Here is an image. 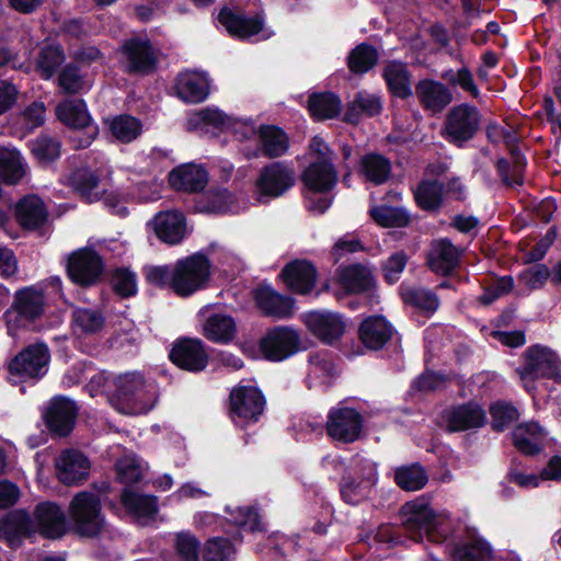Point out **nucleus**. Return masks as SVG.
I'll return each mask as SVG.
<instances>
[{
	"mask_svg": "<svg viewBox=\"0 0 561 561\" xmlns=\"http://www.w3.org/2000/svg\"><path fill=\"white\" fill-rule=\"evenodd\" d=\"M233 554L234 548L226 538H214L206 542L205 561H231Z\"/></svg>",
	"mask_w": 561,
	"mask_h": 561,
	"instance_id": "nucleus-60",
	"label": "nucleus"
},
{
	"mask_svg": "<svg viewBox=\"0 0 561 561\" xmlns=\"http://www.w3.org/2000/svg\"><path fill=\"white\" fill-rule=\"evenodd\" d=\"M234 320L227 314L216 313L208 317L203 327L204 335L215 343L226 344L236 335Z\"/></svg>",
	"mask_w": 561,
	"mask_h": 561,
	"instance_id": "nucleus-45",
	"label": "nucleus"
},
{
	"mask_svg": "<svg viewBox=\"0 0 561 561\" xmlns=\"http://www.w3.org/2000/svg\"><path fill=\"white\" fill-rule=\"evenodd\" d=\"M188 130L210 133L213 137L229 133L238 140H251L257 136V140H289L287 133L273 124L256 126L252 117H236L228 115L216 106L203 107L187 118Z\"/></svg>",
	"mask_w": 561,
	"mask_h": 561,
	"instance_id": "nucleus-1",
	"label": "nucleus"
},
{
	"mask_svg": "<svg viewBox=\"0 0 561 561\" xmlns=\"http://www.w3.org/2000/svg\"><path fill=\"white\" fill-rule=\"evenodd\" d=\"M264 405V397L256 387L238 386L230 393L231 419L238 425L256 422Z\"/></svg>",
	"mask_w": 561,
	"mask_h": 561,
	"instance_id": "nucleus-13",
	"label": "nucleus"
},
{
	"mask_svg": "<svg viewBox=\"0 0 561 561\" xmlns=\"http://www.w3.org/2000/svg\"><path fill=\"white\" fill-rule=\"evenodd\" d=\"M121 53L127 61L125 71L129 75L148 76L157 70L159 59L148 38L126 39L121 47Z\"/></svg>",
	"mask_w": 561,
	"mask_h": 561,
	"instance_id": "nucleus-14",
	"label": "nucleus"
},
{
	"mask_svg": "<svg viewBox=\"0 0 561 561\" xmlns=\"http://www.w3.org/2000/svg\"><path fill=\"white\" fill-rule=\"evenodd\" d=\"M482 115L477 106L460 103L446 114L442 135L449 140H472L481 128Z\"/></svg>",
	"mask_w": 561,
	"mask_h": 561,
	"instance_id": "nucleus-10",
	"label": "nucleus"
},
{
	"mask_svg": "<svg viewBox=\"0 0 561 561\" xmlns=\"http://www.w3.org/2000/svg\"><path fill=\"white\" fill-rule=\"evenodd\" d=\"M453 557L457 561H490L491 549L482 539H472L457 545L453 550Z\"/></svg>",
	"mask_w": 561,
	"mask_h": 561,
	"instance_id": "nucleus-53",
	"label": "nucleus"
},
{
	"mask_svg": "<svg viewBox=\"0 0 561 561\" xmlns=\"http://www.w3.org/2000/svg\"><path fill=\"white\" fill-rule=\"evenodd\" d=\"M401 296L409 304L422 311L433 313L439 306V299L433 291L414 286H401Z\"/></svg>",
	"mask_w": 561,
	"mask_h": 561,
	"instance_id": "nucleus-50",
	"label": "nucleus"
},
{
	"mask_svg": "<svg viewBox=\"0 0 561 561\" xmlns=\"http://www.w3.org/2000/svg\"><path fill=\"white\" fill-rule=\"evenodd\" d=\"M440 78L450 87H459L465 92H468L472 98H478L480 94L479 88L474 82L471 70L463 66L458 70L446 69L442 72Z\"/></svg>",
	"mask_w": 561,
	"mask_h": 561,
	"instance_id": "nucleus-55",
	"label": "nucleus"
},
{
	"mask_svg": "<svg viewBox=\"0 0 561 561\" xmlns=\"http://www.w3.org/2000/svg\"><path fill=\"white\" fill-rule=\"evenodd\" d=\"M525 389L531 392L535 389L534 381L539 378L561 379V359L549 347L536 345L527 350L522 367L517 369Z\"/></svg>",
	"mask_w": 561,
	"mask_h": 561,
	"instance_id": "nucleus-5",
	"label": "nucleus"
},
{
	"mask_svg": "<svg viewBox=\"0 0 561 561\" xmlns=\"http://www.w3.org/2000/svg\"><path fill=\"white\" fill-rule=\"evenodd\" d=\"M335 374V364L328 353H314L309 358V387L325 385Z\"/></svg>",
	"mask_w": 561,
	"mask_h": 561,
	"instance_id": "nucleus-47",
	"label": "nucleus"
},
{
	"mask_svg": "<svg viewBox=\"0 0 561 561\" xmlns=\"http://www.w3.org/2000/svg\"><path fill=\"white\" fill-rule=\"evenodd\" d=\"M23 134L22 137L33 133L36 128L44 125L46 121V106L42 101H34L24 108L19 117Z\"/></svg>",
	"mask_w": 561,
	"mask_h": 561,
	"instance_id": "nucleus-58",
	"label": "nucleus"
},
{
	"mask_svg": "<svg viewBox=\"0 0 561 561\" xmlns=\"http://www.w3.org/2000/svg\"><path fill=\"white\" fill-rule=\"evenodd\" d=\"M362 431L363 417L355 409L339 405L330 410L327 432L332 439L350 444L360 437Z\"/></svg>",
	"mask_w": 561,
	"mask_h": 561,
	"instance_id": "nucleus-15",
	"label": "nucleus"
},
{
	"mask_svg": "<svg viewBox=\"0 0 561 561\" xmlns=\"http://www.w3.org/2000/svg\"><path fill=\"white\" fill-rule=\"evenodd\" d=\"M379 58L376 47L368 43L355 46L347 57V67L352 73L363 75L375 67Z\"/></svg>",
	"mask_w": 561,
	"mask_h": 561,
	"instance_id": "nucleus-46",
	"label": "nucleus"
},
{
	"mask_svg": "<svg viewBox=\"0 0 561 561\" xmlns=\"http://www.w3.org/2000/svg\"><path fill=\"white\" fill-rule=\"evenodd\" d=\"M546 431L535 422L523 423L513 432L515 447L525 455H534L543 448Z\"/></svg>",
	"mask_w": 561,
	"mask_h": 561,
	"instance_id": "nucleus-39",
	"label": "nucleus"
},
{
	"mask_svg": "<svg viewBox=\"0 0 561 561\" xmlns=\"http://www.w3.org/2000/svg\"><path fill=\"white\" fill-rule=\"evenodd\" d=\"M112 285L114 290L122 297L133 296L137 291L136 275L126 268H119L114 272Z\"/></svg>",
	"mask_w": 561,
	"mask_h": 561,
	"instance_id": "nucleus-64",
	"label": "nucleus"
},
{
	"mask_svg": "<svg viewBox=\"0 0 561 561\" xmlns=\"http://www.w3.org/2000/svg\"><path fill=\"white\" fill-rule=\"evenodd\" d=\"M299 335L295 330L278 327L262 339L260 347L265 358L279 362L295 354L299 350Z\"/></svg>",
	"mask_w": 561,
	"mask_h": 561,
	"instance_id": "nucleus-18",
	"label": "nucleus"
},
{
	"mask_svg": "<svg viewBox=\"0 0 561 561\" xmlns=\"http://www.w3.org/2000/svg\"><path fill=\"white\" fill-rule=\"evenodd\" d=\"M492 426L497 431L504 430L518 417L517 410L510 403L496 402L490 408Z\"/></svg>",
	"mask_w": 561,
	"mask_h": 561,
	"instance_id": "nucleus-63",
	"label": "nucleus"
},
{
	"mask_svg": "<svg viewBox=\"0 0 561 561\" xmlns=\"http://www.w3.org/2000/svg\"><path fill=\"white\" fill-rule=\"evenodd\" d=\"M152 227L157 237L168 244H178L186 236L184 216L176 210L157 214L152 219Z\"/></svg>",
	"mask_w": 561,
	"mask_h": 561,
	"instance_id": "nucleus-29",
	"label": "nucleus"
},
{
	"mask_svg": "<svg viewBox=\"0 0 561 561\" xmlns=\"http://www.w3.org/2000/svg\"><path fill=\"white\" fill-rule=\"evenodd\" d=\"M391 165L388 159L377 153H369L362 159V171L370 182L381 184L389 178Z\"/></svg>",
	"mask_w": 561,
	"mask_h": 561,
	"instance_id": "nucleus-52",
	"label": "nucleus"
},
{
	"mask_svg": "<svg viewBox=\"0 0 561 561\" xmlns=\"http://www.w3.org/2000/svg\"><path fill=\"white\" fill-rule=\"evenodd\" d=\"M16 219L25 228L34 229L45 222L47 210L43 201L31 195L21 199L15 207Z\"/></svg>",
	"mask_w": 561,
	"mask_h": 561,
	"instance_id": "nucleus-42",
	"label": "nucleus"
},
{
	"mask_svg": "<svg viewBox=\"0 0 561 561\" xmlns=\"http://www.w3.org/2000/svg\"><path fill=\"white\" fill-rule=\"evenodd\" d=\"M415 94L422 107L434 114L443 112L454 100L448 85L430 78L415 84Z\"/></svg>",
	"mask_w": 561,
	"mask_h": 561,
	"instance_id": "nucleus-24",
	"label": "nucleus"
},
{
	"mask_svg": "<svg viewBox=\"0 0 561 561\" xmlns=\"http://www.w3.org/2000/svg\"><path fill=\"white\" fill-rule=\"evenodd\" d=\"M121 500L124 507L142 525L154 519L158 513L156 496L140 494L126 489L122 493Z\"/></svg>",
	"mask_w": 561,
	"mask_h": 561,
	"instance_id": "nucleus-35",
	"label": "nucleus"
},
{
	"mask_svg": "<svg viewBox=\"0 0 561 561\" xmlns=\"http://www.w3.org/2000/svg\"><path fill=\"white\" fill-rule=\"evenodd\" d=\"M310 154L317 157L304 172L302 181L308 192L306 194L307 208L319 214L331 206V198L318 194L331 191L337 180L336 171L331 162V152L327 142H311Z\"/></svg>",
	"mask_w": 561,
	"mask_h": 561,
	"instance_id": "nucleus-2",
	"label": "nucleus"
},
{
	"mask_svg": "<svg viewBox=\"0 0 561 561\" xmlns=\"http://www.w3.org/2000/svg\"><path fill=\"white\" fill-rule=\"evenodd\" d=\"M77 405L65 397H56L49 402L44 419L48 428L59 436L68 435L76 421Z\"/></svg>",
	"mask_w": 561,
	"mask_h": 561,
	"instance_id": "nucleus-22",
	"label": "nucleus"
},
{
	"mask_svg": "<svg viewBox=\"0 0 561 561\" xmlns=\"http://www.w3.org/2000/svg\"><path fill=\"white\" fill-rule=\"evenodd\" d=\"M371 218L383 227H404L409 224L408 213L398 207L377 206L370 209Z\"/></svg>",
	"mask_w": 561,
	"mask_h": 561,
	"instance_id": "nucleus-56",
	"label": "nucleus"
},
{
	"mask_svg": "<svg viewBox=\"0 0 561 561\" xmlns=\"http://www.w3.org/2000/svg\"><path fill=\"white\" fill-rule=\"evenodd\" d=\"M339 284L348 294L369 290L374 285L370 271L362 265H350L339 273Z\"/></svg>",
	"mask_w": 561,
	"mask_h": 561,
	"instance_id": "nucleus-43",
	"label": "nucleus"
},
{
	"mask_svg": "<svg viewBox=\"0 0 561 561\" xmlns=\"http://www.w3.org/2000/svg\"><path fill=\"white\" fill-rule=\"evenodd\" d=\"M176 96L187 104L204 102L209 95L207 78L196 71L181 72L174 82Z\"/></svg>",
	"mask_w": 561,
	"mask_h": 561,
	"instance_id": "nucleus-25",
	"label": "nucleus"
},
{
	"mask_svg": "<svg viewBox=\"0 0 561 561\" xmlns=\"http://www.w3.org/2000/svg\"><path fill=\"white\" fill-rule=\"evenodd\" d=\"M49 358L48 347L43 343H36L20 352L10 363L9 370L11 375L23 380L39 378L46 374Z\"/></svg>",
	"mask_w": 561,
	"mask_h": 561,
	"instance_id": "nucleus-16",
	"label": "nucleus"
},
{
	"mask_svg": "<svg viewBox=\"0 0 561 561\" xmlns=\"http://www.w3.org/2000/svg\"><path fill=\"white\" fill-rule=\"evenodd\" d=\"M259 308L266 314L276 319L291 317L294 312V300L279 295L270 286H261L254 293Z\"/></svg>",
	"mask_w": 561,
	"mask_h": 561,
	"instance_id": "nucleus-33",
	"label": "nucleus"
},
{
	"mask_svg": "<svg viewBox=\"0 0 561 561\" xmlns=\"http://www.w3.org/2000/svg\"><path fill=\"white\" fill-rule=\"evenodd\" d=\"M411 72L400 60H390L383 68L382 78L391 96L407 100L413 95Z\"/></svg>",
	"mask_w": 561,
	"mask_h": 561,
	"instance_id": "nucleus-32",
	"label": "nucleus"
},
{
	"mask_svg": "<svg viewBox=\"0 0 561 561\" xmlns=\"http://www.w3.org/2000/svg\"><path fill=\"white\" fill-rule=\"evenodd\" d=\"M57 80L58 87L68 95L78 94L83 88V78L80 73V68L75 62L65 65Z\"/></svg>",
	"mask_w": 561,
	"mask_h": 561,
	"instance_id": "nucleus-59",
	"label": "nucleus"
},
{
	"mask_svg": "<svg viewBox=\"0 0 561 561\" xmlns=\"http://www.w3.org/2000/svg\"><path fill=\"white\" fill-rule=\"evenodd\" d=\"M58 479L71 485L83 481L89 474V460L77 450H65L56 460Z\"/></svg>",
	"mask_w": 561,
	"mask_h": 561,
	"instance_id": "nucleus-27",
	"label": "nucleus"
},
{
	"mask_svg": "<svg viewBox=\"0 0 561 561\" xmlns=\"http://www.w3.org/2000/svg\"><path fill=\"white\" fill-rule=\"evenodd\" d=\"M169 182L176 191L195 193L204 190L208 182V173L199 164L185 163L170 172Z\"/></svg>",
	"mask_w": 561,
	"mask_h": 561,
	"instance_id": "nucleus-28",
	"label": "nucleus"
},
{
	"mask_svg": "<svg viewBox=\"0 0 561 561\" xmlns=\"http://www.w3.org/2000/svg\"><path fill=\"white\" fill-rule=\"evenodd\" d=\"M443 419L449 432H462L484 425L486 415L480 404L468 402L445 410Z\"/></svg>",
	"mask_w": 561,
	"mask_h": 561,
	"instance_id": "nucleus-20",
	"label": "nucleus"
},
{
	"mask_svg": "<svg viewBox=\"0 0 561 561\" xmlns=\"http://www.w3.org/2000/svg\"><path fill=\"white\" fill-rule=\"evenodd\" d=\"M103 270L102 257L89 248L75 251L68 259L67 272L70 279L82 286L94 284L101 277Z\"/></svg>",
	"mask_w": 561,
	"mask_h": 561,
	"instance_id": "nucleus-17",
	"label": "nucleus"
},
{
	"mask_svg": "<svg viewBox=\"0 0 561 561\" xmlns=\"http://www.w3.org/2000/svg\"><path fill=\"white\" fill-rule=\"evenodd\" d=\"M392 328L383 317H368L359 327V337L370 350H380L390 340Z\"/></svg>",
	"mask_w": 561,
	"mask_h": 561,
	"instance_id": "nucleus-38",
	"label": "nucleus"
},
{
	"mask_svg": "<svg viewBox=\"0 0 561 561\" xmlns=\"http://www.w3.org/2000/svg\"><path fill=\"white\" fill-rule=\"evenodd\" d=\"M376 483V465L368 459H358L355 466V474L344 478L341 484V495L348 504H359L371 494Z\"/></svg>",
	"mask_w": 561,
	"mask_h": 561,
	"instance_id": "nucleus-12",
	"label": "nucleus"
},
{
	"mask_svg": "<svg viewBox=\"0 0 561 561\" xmlns=\"http://www.w3.org/2000/svg\"><path fill=\"white\" fill-rule=\"evenodd\" d=\"M210 275L208 260L201 254H194L179 260L173 265L172 290L181 297H188L203 289Z\"/></svg>",
	"mask_w": 561,
	"mask_h": 561,
	"instance_id": "nucleus-6",
	"label": "nucleus"
},
{
	"mask_svg": "<svg viewBox=\"0 0 561 561\" xmlns=\"http://www.w3.org/2000/svg\"><path fill=\"white\" fill-rule=\"evenodd\" d=\"M512 165L506 159L497 161V171L507 185H520L523 183V172L526 165L524 154L517 149L516 142L510 147Z\"/></svg>",
	"mask_w": 561,
	"mask_h": 561,
	"instance_id": "nucleus-48",
	"label": "nucleus"
},
{
	"mask_svg": "<svg viewBox=\"0 0 561 561\" xmlns=\"http://www.w3.org/2000/svg\"><path fill=\"white\" fill-rule=\"evenodd\" d=\"M394 481L404 491H419L426 485L428 476L420 463H412L396 468Z\"/></svg>",
	"mask_w": 561,
	"mask_h": 561,
	"instance_id": "nucleus-49",
	"label": "nucleus"
},
{
	"mask_svg": "<svg viewBox=\"0 0 561 561\" xmlns=\"http://www.w3.org/2000/svg\"><path fill=\"white\" fill-rule=\"evenodd\" d=\"M307 328L325 343L340 339L346 328L343 317L331 311H311L304 316Z\"/></svg>",
	"mask_w": 561,
	"mask_h": 561,
	"instance_id": "nucleus-21",
	"label": "nucleus"
},
{
	"mask_svg": "<svg viewBox=\"0 0 561 561\" xmlns=\"http://www.w3.org/2000/svg\"><path fill=\"white\" fill-rule=\"evenodd\" d=\"M117 478L121 482L130 484L142 478V468L134 456H124L116 463Z\"/></svg>",
	"mask_w": 561,
	"mask_h": 561,
	"instance_id": "nucleus-62",
	"label": "nucleus"
},
{
	"mask_svg": "<svg viewBox=\"0 0 561 561\" xmlns=\"http://www.w3.org/2000/svg\"><path fill=\"white\" fill-rule=\"evenodd\" d=\"M111 168L102 163L98 168L83 167L75 170L62 183L71 186L89 203L99 201L110 186Z\"/></svg>",
	"mask_w": 561,
	"mask_h": 561,
	"instance_id": "nucleus-9",
	"label": "nucleus"
},
{
	"mask_svg": "<svg viewBox=\"0 0 561 561\" xmlns=\"http://www.w3.org/2000/svg\"><path fill=\"white\" fill-rule=\"evenodd\" d=\"M383 108L379 94L360 90L355 93L354 99L347 104L343 121L350 124H358L362 117H376Z\"/></svg>",
	"mask_w": 561,
	"mask_h": 561,
	"instance_id": "nucleus-30",
	"label": "nucleus"
},
{
	"mask_svg": "<svg viewBox=\"0 0 561 561\" xmlns=\"http://www.w3.org/2000/svg\"><path fill=\"white\" fill-rule=\"evenodd\" d=\"M169 357L176 366L190 371L203 370L208 360L203 343L197 339L179 340L170 351Z\"/></svg>",
	"mask_w": 561,
	"mask_h": 561,
	"instance_id": "nucleus-23",
	"label": "nucleus"
},
{
	"mask_svg": "<svg viewBox=\"0 0 561 561\" xmlns=\"http://www.w3.org/2000/svg\"><path fill=\"white\" fill-rule=\"evenodd\" d=\"M217 20L227 33L238 41H247L260 34L265 27L263 12L250 16L242 9H232L227 5L219 10Z\"/></svg>",
	"mask_w": 561,
	"mask_h": 561,
	"instance_id": "nucleus-11",
	"label": "nucleus"
},
{
	"mask_svg": "<svg viewBox=\"0 0 561 561\" xmlns=\"http://www.w3.org/2000/svg\"><path fill=\"white\" fill-rule=\"evenodd\" d=\"M57 119L70 129L80 130L89 128L90 140L99 135L98 125H92V117L83 99H66L56 106Z\"/></svg>",
	"mask_w": 561,
	"mask_h": 561,
	"instance_id": "nucleus-19",
	"label": "nucleus"
},
{
	"mask_svg": "<svg viewBox=\"0 0 561 561\" xmlns=\"http://www.w3.org/2000/svg\"><path fill=\"white\" fill-rule=\"evenodd\" d=\"M400 518L404 530L415 542L424 538L431 542H440L449 530V515L445 512L435 513L424 497L405 503L400 511Z\"/></svg>",
	"mask_w": 561,
	"mask_h": 561,
	"instance_id": "nucleus-3",
	"label": "nucleus"
},
{
	"mask_svg": "<svg viewBox=\"0 0 561 561\" xmlns=\"http://www.w3.org/2000/svg\"><path fill=\"white\" fill-rule=\"evenodd\" d=\"M226 512L229 515V522L234 525L249 528L251 531L260 529L259 515L253 508L238 506L232 510L230 506H227Z\"/></svg>",
	"mask_w": 561,
	"mask_h": 561,
	"instance_id": "nucleus-61",
	"label": "nucleus"
},
{
	"mask_svg": "<svg viewBox=\"0 0 561 561\" xmlns=\"http://www.w3.org/2000/svg\"><path fill=\"white\" fill-rule=\"evenodd\" d=\"M33 530L34 524L24 511L11 512L0 523V536L11 547L18 546Z\"/></svg>",
	"mask_w": 561,
	"mask_h": 561,
	"instance_id": "nucleus-37",
	"label": "nucleus"
},
{
	"mask_svg": "<svg viewBox=\"0 0 561 561\" xmlns=\"http://www.w3.org/2000/svg\"><path fill=\"white\" fill-rule=\"evenodd\" d=\"M282 276L289 289L297 294L306 295L314 286L317 271L310 262L297 260L284 267Z\"/></svg>",
	"mask_w": 561,
	"mask_h": 561,
	"instance_id": "nucleus-31",
	"label": "nucleus"
},
{
	"mask_svg": "<svg viewBox=\"0 0 561 561\" xmlns=\"http://www.w3.org/2000/svg\"><path fill=\"white\" fill-rule=\"evenodd\" d=\"M26 172L27 165L18 151L0 147V180L3 183L14 185Z\"/></svg>",
	"mask_w": 561,
	"mask_h": 561,
	"instance_id": "nucleus-44",
	"label": "nucleus"
},
{
	"mask_svg": "<svg viewBox=\"0 0 561 561\" xmlns=\"http://www.w3.org/2000/svg\"><path fill=\"white\" fill-rule=\"evenodd\" d=\"M69 515L77 531L83 536H95L104 526L101 500L93 492H79L69 505Z\"/></svg>",
	"mask_w": 561,
	"mask_h": 561,
	"instance_id": "nucleus-8",
	"label": "nucleus"
},
{
	"mask_svg": "<svg viewBox=\"0 0 561 561\" xmlns=\"http://www.w3.org/2000/svg\"><path fill=\"white\" fill-rule=\"evenodd\" d=\"M72 320L75 330L85 334L98 332L104 324L102 314L96 310L88 308L76 309Z\"/></svg>",
	"mask_w": 561,
	"mask_h": 561,
	"instance_id": "nucleus-57",
	"label": "nucleus"
},
{
	"mask_svg": "<svg viewBox=\"0 0 561 561\" xmlns=\"http://www.w3.org/2000/svg\"><path fill=\"white\" fill-rule=\"evenodd\" d=\"M443 185L437 181H423L416 187L414 197L417 205L425 210H434L440 206Z\"/></svg>",
	"mask_w": 561,
	"mask_h": 561,
	"instance_id": "nucleus-54",
	"label": "nucleus"
},
{
	"mask_svg": "<svg viewBox=\"0 0 561 561\" xmlns=\"http://www.w3.org/2000/svg\"><path fill=\"white\" fill-rule=\"evenodd\" d=\"M35 517L38 530L46 537L58 538L66 529V517L61 508L54 503H41L36 506Z\"/></svg>",
	"mask_w": 561,
	"mask_h": 561,
	"instance_id": "nucleus-34",
	"label": "nucleus"
},
{
	"mask_svg": "<svg viewBox=\"0 0 561 561\" xmlns=\"http://www.w3.org/2000/svg\"><path fill=\"white\" fill-rule=\"evenodd\" d=\"M66 61V53L61 44H44L35 59V70L43 80H50Z\"/></svg>",
	"mask_w": 561,
	"mask_h": 561,
	"instance_id": "nucleus-41",
	"label": "nucleus"
},
{
	"mask_svg": "<svg viewBox=\"0 0 561 561\" xmlns=\"http://www.w3.org/2000/svg\"><path fill=\"white\" fill-rule=\"evenodd\" d=\"M44 308L42 290L25 287L14 295V302L5 312L8 334L19 337V331L25 329L33 320L39 317Z\"/></svg>",
	"mask_w": 561,
	"mask_h": 561,
	"instance_id": "nucleus-7",
	"label": "nucleus"
},
{
	"mask_svg": "<svg viewBox=\"0 0 561 561\" xmlns=\"http://www.w3.org/2000/svg\"><path fill=\"white\" fill-rule=\"evenodd\" d=\"M307 108L316 122L332 119L340 115L342 101L332 91L312 92L308 96Z\"/></svg>",
	"mask_w": 561,
	"mask_h": 561,
	"instance_id": "nucleus-36",
	"label": "nucleus"
},
{
	"mask_svg": "<svg viewBox=\"0 0 561 561\" xmlns=\"http://www.w3.org/2000/svg\"><path fill=\"white\" fill-rule=\"evenodd\" d=\"M108 128L116 140H135L142 133V123L129 114H119L108 121Z\"/></svg>",
	"mask_w": 561,
	"mask_h": 561,
	"instance_id": "nucleus-51",
	"label": "nucleus"
},
{
	"mask_svg": "<svg viewBox=\"0 0 561 561\" xmlns=\"http://www.w3.org/2000/svg\"><path fill=\"white\" fill-rule=\"evenodd\" d=\"M460 252L447 240L435 241L428 255V265L437 274H449L458 265Z\"/></svg>",
	"mask_w": 561,
	"mask_h": 561,
	"instance_id": "nucleus-40",
	"label": "nucleus"
},
{
	"mask_svg": "<svg viewBox=\"0 0 561 561\" xmlns=\"http://www.w3.org/2000/svg\"><path fill=\"white\" fill-rule=\"evenodd\" d=\"M294 184V172L280 163L266 167L257 181L261 195L278 197Z\"/></svg>",
	"mask_w": 561,
	"mask_h": 561,
	"instance_id": "nucleus-26",
	"label": "nucleus"
},
{
	"mask_svg": "<svg viewBox=\"0 0 561 561\" xmlns=\"http://www.w3.org/2000/svg\"><path fill=\"white\" fill-rule=\"evenodd\" d=\"M110 400L112 405L123 414H145L157 401V389L139 373H126L115 377L114 391Z\"/></svg>",
	"mask_w": 561,
	"mask_h": 561,
	"instance_id": "nucleus-4",
	"label": "nucleus"
}]
</instances>
